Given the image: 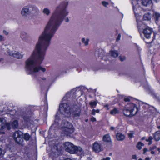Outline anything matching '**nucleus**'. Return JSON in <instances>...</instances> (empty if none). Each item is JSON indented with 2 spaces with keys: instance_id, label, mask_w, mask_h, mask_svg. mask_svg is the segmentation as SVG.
Returning a JSON list of instances; mask_svg holds the SVG:
<instances>
[{
  "instance_id": "f257e3e1",
  "label": "nucleus",
  "mask_w": 160,
  "mask_h": 160,
  "mask_svg": "<svg viewBox=\"0 0 160 160\" xmlns=\"http://www.w3.org/2000/svg\"><path fill=\"white\" fill-rule=\"evenodd\" d=\"M67 3H62L56 7L50 18L43 32L39 36L35 49L30 57L25 61V69L28 74L34 75L41 70L45 72L46 69L39 65L43 61L45 51L51 43V40L64 18L68 15Z\"/></svg>"
},
{
  "instance_id": "f03ea898",
  "label": "nucleus",
  "mask_w": 160,
  "mask_h": 160,
  "mask_svg": "<svg viewBox=\"0 0 160 160\" xmlns=\"http://www.w3.org/2000/svg\"><path fill=\"white\" fill-rule=\"evenodd\" d=\"M59 111L55 115V122H58L60 119V117H62L63 116L68 117L70 116L71 111L69 105L67 103H61L60 104Z\"/></svg>"
},
{
  "instance_id": "7ed1b4c3",
  "label": "nucleus",
  "mask_w": 160,
  "mask_h": 160,
  "mask_svg": "<svg viewBox=\"0 0 160 160\" xmlns=\"http://www.w3.org/2000/svg\"><path fill=\"white\" fill-rule=\"evenodd\" d=\"M38 8L33 5H28L23 7L21 11V14L23 18H27L30 14H35L39 13Z\"/></svg>"
},
{
  "instance_id": "20e7f679",
  "label": "nucleus",
  "mask_w": 160,
  "mask_h": 160,
  "mask_svg": "<svg viewBox=\"0 0 160 160\" xmlns=\"http://www.w3.org/2000/svg\"><path fill=\"white\" fill-rule=\"evenodd\" d=\"M152 2L151 0H135L133 1V10L137 19L138 15L141 13V8L140 5H142L147 6L151 4Z\"/></svg>"
},
{
  "instance_id": "39448f33",
  "label": "nucleus",
  "mask_w": 160,
  "mask_h": 160,
  "mask_svg": "<svg viewBox=\"0 0 160 160\" xmlns=\"http://www.w3.org/2000/svg\"><path fill=\"white\" fill-rule=\"evenodd\" d=\"M138 111V108L136 105L134 104L130 103L125 105L122 112L125 116L131 117L136 114Z\"/></svg>"
},
{
  "instance_id": "423d86ee",
  "label": "nucleus",
  "mask_w": 160,
  "mask_h": 160,
  "mask_svg": "<svg viewBox=\"0 0 160 160\" xmlns=\"http://www.w3.org/2000/svg\"><path fill=\"white\" fill-rule=\"evenodd\" d=\"M64 147L66 151L70 153H74L78 152L82 154V150L80 147H77L74 146L72 143L69 142H67L64 144Z\"/></svg>"
},
{
  "instance_id": "0eeeda50",
  "label": "nucleus",
  "mask_w": 160,
  "mask_h": 160,
  "mask_svg": "<svg viewBox=\"0 0 160 160\" xmlns=\"http://www.w3.org/2000/svg\"><path fill=\"white\" fill-rule=\"evenodd\" d=\"M61 127L65 134L67 136L72 133L74 130L71 123L66 121H63L61 124Z\"/></svg>"
},
{
  "instance_id": "6e6552de",
  "label": "nucleus",
  "mask_w": 160,
  "mask_h": 160,
  "mask_svg": "<svg viewBox=\"0 0 160 160\" xmlns=\"http://www.w3.org/2000/svg\"><path fill=\"white\" fill-rule=\"evenodd\" d=\"M138 25V28L139 31L143 29V32L145 37L147 38H149L150 37L151 35L152 32V29L149 27H147L146 28H144V27L145 26L144 25H142V26H139Z\"/></svg>"
},
{
  "instance_id": "1a4fd4ad",
  "label": "nucleus",
  "mask_w": 160,
  "mask_h": 160,
  "mask_svg": "<svg viewBox=\"0 0 160 160\" xmlns=\"http://www.w3.org/2000/svg\"><path fill=\"white\" fill-rule=\"evenodd\" d=\"M11 124L7 122L5 118H0V129L2 130L6 128L8 130L11 128Z\"/></svg>"
},
{
  "instance_id": "9d476101",
  "label": "nucleus",
  "mask_w": 160,
  "mask_h": 160,
  "mask_svg": "<svg viewBox=\"0 0 160 160\" xmlns=\"http://www.w3.org/2000/svg\"><path fill=\"white\" fill-rule=\"evenodd\" d=\"M22 135V132L19 131H16L13 134L14 140L16 142L19 144H21L22 143L23 141Z\"/></svg>"
},
{
  "instance_id": "9b49d317",
  "label": "nucleus",
  "mask_w": 160,
  "mask_h": 160,
  "mask_svg": "<svg viewBox=\"0 0 160 160\" xmlns=\"http://www.w3.org/2000/svg\"><path fill=\"white\" fill-rule=\"evenodd\" d=\"M7 51L9 55L18 59L22 58L23 56V54L22 52L20 53L18 51H11L8 49Z\"/></svg>"
},
{
  "instance_id": "f8f14e48",
  "label": "nucleus",
  "mask_w": 160,
  "mask_h": 160,
  "mask_svg": "<svg viewBox=\"0 0 160 160\" xmlns=\"http://www.w3.org/2000/svg\"><path fill=\"white\" fill-rule=\"evenodd\" d=\"M101 144L100 143L97 142H95L93 146V150L96 152H98L102 150Z\"/></svg>"
},
{
  "instance_id": "ddd939ff",
  "label": "nucleus",
  "mask_w": 160,
  "mask_h": 160,
  "mask_svg": "<svg viewBox=\"0 0 160 160\" xmlns=\"http://www.w3.org/2000/svg\"><path fill=\"white\" fill-rule=\"evenodd\" d=\"M20 37L23 41L26 42L28 41L30 36L28 33L23 32L21 34Z\"/></svg>"
},
{
  "instance_id": "4468645a",
  "label": "nucleus",
  "mask_w": 160,
  "mask_h": 160,
  "mask_svg": "<svg viewBox=\"0 0 160 160\" xmlns=\"http://www.w3.org/2000/svg\"><path fill=\"white\" fill-rule=\"evenodd\" d=\"M125 136L122 133H118L116 135V138L119 141H122L125 138Z\"/></svg>"
},
{
  "instance_id": "2eb2a0df",
  "label": "nucleus",
  "mask_w": 160,
  "mask_h": 160,
  "mask_svg": "<svg viewBox=\"0 0 160 160\" xmlns=\"http://www.w3.org/2000/svg\"><path fill=\"white\" fill-rule=\"evenodd\" d=\"M75 91V90H72L71 92H68L63 97V99L64 100H68V99L72 95V94L73 93V92Z\"/></svg>"
},
{
  "instance_id": "dca6fc26",
  "label": "nucleus",
  "mask_w": 160,
  "mask_h": 160,
  "mask_svg": "<svg viewBox=\"0 0 160 160\" xmlns=\"http://www.w3.org/2000/svg\"><path fill=\"white\" fill-rule=\"evenodd\" d=\"M154 137L155 141H158L160 140V132H156L154 134Z\"/></svg>"
},
{
  "instance_id": "f3484780",
  "label": "nucleus",
  "mask_w": 160,
  "mask_h": 160,
  "mask_svg": "<svg viewBox=\"0 0 160 160\" xmlns=\"http://www.w3.org/2000/svg\"><path fill=\"white\" fill-rule=\"evenodd\" d=\"M42 12L44 14L47 16H49L50 13V9L47 8H44L43 9Z\"/></svg>"
},
{
  "instance_id": "a211bd4d",
  "label": "nucleus",
  "mask_w": 160,
  "mask_h": 160,
  "mask_svg": "<svg viewBox=\"0 0 160 160\" xmlns=\"http://www.w3.org/2000/svg\"><path fill=\"white\" fill-rule=\"evenodd\" d=\"M153 15L156 21H158L160 18V14L156 12H153Z\"/></svg>"
},
{
  "instance_id": "6ab92c4d",
  "label": "nucleus",
  "mask_w": 160,
  "mask_h": 160,
  "mask_svg": "<svg viewBox=\"0 0 160 160\" xmlns=\"http://www.w3.org/2000/svg\"><path fill=\"white\" fill-rule=\"evenodd\" d=\"M119 111L116 108H114L113 109L111 110L110 112V114L111 115H114L116 114L119 113Z\"/></svg>"
},
{
  "instance_id": "aec40b11",
  "label": "nucleus",
  "mask_w": 160,
  "mask_h": 160,
  "mask_svg": "<svg viewBox=\"0 0 160 160\" xmlns=\"http://www.w3.org/2000/svg\"><path fill=\"white\" fill-rule=\"evenodd\" d=\"M80 110L79 108L77 109L76 111H74L72 112L73 114L75 117H78L80 115Z\"/></svg>"
},
{
  "instance_id": "412c9836",
  "label": "nucleus",
  "mask_w": 160,
  "mask_h": 160,
  "mask_svg": "<svg viewBox=\"0 0 160 160\" xmlns=\"http://www.w3.org/2000/svg\"><path fill=\"white\" fill-rule=\"evenodd\" d=\"M103 140L104 141L109 142L111 141L110 136L108 134L104 135L103 138Z\"/></svg>"
},
{
  "instance_id": "4be33fe9",
  "label": "nucleus",
  "mask_w": 160,
  "mask_h": 160,
  "mask_svg": "<svg viewBox=\"0 0 160 160\" xmlns=\"http://www.w3.org/2000/svg\"><path fill=\"white\" fill-rule=\"evenodd\" d=\"M151 16L152 14L148 13L144 15L143 18L145 20H148L151 19Z\"/></svg>"
},
{
  "instance_id": "5701e85b",
  "label": "nucleus",
  "mask_w": 160,
  "mask_h": 160,
  "mask_svg": "<svg viewBox=\"0 0 160 160\" xmlns=\"http://www.w3.org/2000/svg\"><path fill=\"white\" fill-rule=\"evenodd\" d=\"M111 56L114 58L118 57V55L117 51H111Z\"/></svg>"
},
{
  "instance_id": "b1692460",
  "label": "nucleus",
  "mask_w": 160,
  "mask_h": 160,
  "mask_svg": "<svg viewBox=\"0 0 160 160\" xmlns=\"http://www.w3.org/2000/svg\"><path fill=\"white\" fill-rule=\"evenodd\" d=\"M18 126V122L17 120H15L13 122L12 124V127L13 128H17Z\"/></svg>"
},
{
  "instance_id": "393cba45",
  "label": "nucleus",
  "mask_w": 160,
  "mask_h": 160,
  "mask_svg": "<svg viewBox=\"0 0 160 160\" xmlns=\"http://www.w3.org/2000/svg\"><path fill=\"white\" fill-rule=\"evenodd\" d=\"M82 42L86 46L88 45V43L89 40L88 39H85V38H82Z\"/></svg>"
},
{
  "instance_id": "a878e982",
  "label": "nucleus",
  "mask_w": 160,
  "mask_h": 160,
  "mask_svg": "<svg viewBox=\"0 0 160 160\" xmlns=\"http://www.w3.org/2000/svg\"><path fill=\"white\" fill-rule=\"evenodd\" d=\"M153 138L152 137L150 136L148 137V138H147L146 139V141L147 142H148V145H150L152 143V140L153 139Z\"/></svg>"
},
{
  "instance_id": "bb28decb",
  "label": "nucleus",
  "mask_w": 160,
  "mask_h": 160,
  "mask_svg": "<svg viewBox=\"0 0 160 160\" xmlns=\"http://www.w3.org/2000/svg\"><path fill=\"white\" fill-rule=\"evenodd\" d=\"M30 138V136L28 133H26L24 134L23 138L26 141H28Z\"/></svg>"
},
{
  "instance_id": "cd10ccee",
  "label": "nucleus",
  "mask_w": 160,
  "mask_h": 160,
  "mask_svg": "<svg viewBox=\"0 0 160 160\" xmlns=\"http://www.w3.org/2000/svg\"><path fill=\"white\" fill-rule=\"evenodd\" d=\"M144 146V144L141 142H139L137 145V148L139 150L142 148V147Z\"/></svg>"
},
{
  "instance_id": "c85d7f7f",
  "label": "nucleus",
  "mask_w": 160,
  "mask_h": 160,
  "mask_svg": "<svg viewBox=\"0 0 160 160\" xmlns=\"http://www.w3.org/2000/svg\"><path fill=\"white\" fill-rule=\"evenodd\" d=\"M89 104L92 108H95L96 106L97 102L95 101L91 102H90Z\"/></svg>"
},
{
  "instance_id": "c756f323",
  "label": "nucleus",
  "mask_w": 160,
  "mask_h": 160,
  "mask_svg": "<svg viewBox=\"0 0 160 160\" xmlns=\"http://www.w3.org/2000/svg\"><path fill=\"white\" fill-rule=\"evenodd\" d=\"M99 112V109L95 110V109H93L92 111L91 114L92 115H95L96 113H98Z\"/></svg>"
},
{
  "instance_id": "7c9ffc66",
  "label": "nucleus",
  "mask_w": 160,
  "mask_h": 160,
  "mask_svg": "<svg viewBox=\"0 0 160 160\" xmlns=\"http://www.w3.org/2000/svg\"><path fill=\"white\" fill-rule=\"evenodd\" d=\"M30 117V116L29 115L26 116H23V119L25 121H26V122H28L29 121Z\"/></svg>"
},
{
  "instance_id": "2f4dec72",
  "label": "nucleus",
  "mask_w": 160,
  "mask_h": 160,
  "mask_svg": "<svg viewBox=\"0 0 160 160\" xmlns=\"http://www.w3.org/2000/svg\"><path fill=\"white\" fill-rule=\"evenodd\" d=\"M102 5L105 7H106L108 5V3L105 1L102 2Z\"/></svg>"
},
{
  "instance_id": "473e14b6",
  "label": "nucleus",
  "mask_w": 160,
  "mask_h": 160,
  "mask_svg": "<svg viewBox=\"0 0 160 160\" xmlns=\"http://www.w3.org/2000/svg\"><path fill=\"white\" fill-rule=\"evenodd\" d=\"M133 134L134 132H131L128 134V137L130 138H132Z\"/></svg>"
},
{
  "instance_id": "72a5a7b5",
  "label": "nucleus",
  "mask_w": 160,
  "mask_h": 160,
  "mask_svg": "<svg viewBox=\"0 0 160 160\" xmlns=\"http://www.w3.org/2000/svg\"><path fill=\"white\" fill-rule=\"evenodd\" d=\"M4 41V37L1 35H0V42H1Z\"/></svg>"
},
{
  "instance_id": "f704fd0d",
  "label": "nucleus",
  "mask_w": 160,
  "mask_h": 160,
  "mask_svg": "<svg viewBox=\"0 0 160 160\" xmlns=\"http://www.w3.org/2000/svg\"><path fill=\"white\" fill-rule=\"evenodd\" d=\"M3 33L6 35H7L8 34V32L5 30H3Z\"/></svg>"
},
{
  "instance_id": "c9c22d12",
  "label": "nucleus",
  "mask_w": 160,
  "mask_h": 160,
  "mask_svg": "<svg viewBox=\"0 0 160 160\" xmlns=\"http://www.w3.org/2000/svg\"><path fill=\"white\" fill-rule=\"evenodd\" d=\"M64 20L66 22H68L69 21V20L68 18L67 17H65L64 18Z\"/></svg>"
},
{
  "instance_id": "e433bc0d",
  "label": "nucleus",
  "mask_w": 160,
  "mask_h": 160,
  "mask_svg": "<svg viewBox=\"0 0 160 160\" xmlns=\"http://www.w3.org/2000/svg\"><path fill=\"white\" fill-rule=\"evenodd\" d=\"M121 35L120 34H119L117 37L116 40L118 41L120 40V38Z\"/></svg>"
},
{
  "instance_id": "4c0bfd02",
  "label": "nucleus",
  "mask_w": 160,
  "mask_h": 160,
  "mask_svg": "<svg viewBox=\"0 0 160 160\" xmlns=\"http://www.w3.org/2000/svg\"><path fill=\"white\" fill-rule=\"evenodd\" d=\"M111 158L110 157H107L106 158H104L102 159V160H110Z\"/></svg>"
},
{
  "instance_id": "58836bf2",
  "label": "nucleus",
  "mask_w": 160,
  "mask_h": 160,
  "mask_svg": "<svg viewBox=\"0 0 160 160\" xmlns=\"http://www.w3.org/2000/svg\"><path fill=\"white\" fill-rule=\"evenodd\" d=\"M148 151V149L147 148H144L143 149V154H145L146 152Z\"/></svg>"
},
{
  "instance_id": "ea45409f",
  "label": "nucleus",
  "mask_w": 160,
  "mask_h": 160,
  "mask_svg": "<svg viewBox=\"0 0 160 160\" xmlns=\"http://www.w3.org/2000/svg\"><path fill=\"white\" fill-rule=\"evenodd\" d=\"M96 120V118L94 117H92L91 118V121H92L93 122L95 121Z\"/></svg>"
},
{
  "instance_id": "a19ab883",
  "label": "nucleus",
  "mask_w": 160,
  "mask_h": 160,
  "mask_svg": "<svg viewBox=\"0 0 160 160\" xmlns=\"http://www.w3.org/2000/svg\"><path fill=\"white\" fill-rule=\"evenodd\" d=\"M129 99L128 98H125L124 99V100L125 102H128L129 101Z\"/></svg>"
},
{
  "instance_id": "79ce46f5",
  "label": "nucleus",
  "mask_w": 160,
  "mask_h": 160,
  "mask_svg": "<svg viewBox=\"0 0 160 160\" xmlns=\"http://www.w3.org/2000/svg\"><path fill=\"white\" fill-rule=\"evenodd\" d=\"M121 61H123L125 59V57H123V58H122L121 57H119Z\"/></svg>"
},
{
  "instance_id": "37998d69",
  "label": "nucleus",
  "mask_w": 160,
  "mask_h": 160,
  "mask_svg": "<svg viewBox=\"0 0 160 160\" xmlns=\"http://www.w3.org/2000/svg\"><path fill=\"white\" fill-rule=\"evenodd\" d=\"M136 155H133L132 156V158L133 159H136Z\"/></svg>"
},
{
  "instance_id": "c03bdc74",
  "label": "nucleus",
  "mask_w": 160,
  "mask_h": 160,
  "mask_svg": "<svg viewBox=\"0 0 160 160\" xmlns=\"http://www.w3.org/2000/svg\"><path fill=\"white\" fill-rule=\"evenodd\" d=\"M114 129V128L113 127H111L110 128V129L111 130H113Z\"/></svg>"
},
{
  "instance_id": "a18cd8bd",
  "label": "nucleus",
  "mask_w": 160,
  "mask_h": 160,
  "mask_svg": "<svg viewBox=\"0 0 160 160\" xmlns=\"http://www.w3.org/2000/svg\"><path fill=\"white\" fill-rule=\"evenodd\" d=\"M42 79L43 80H45L46 79V78H45L43 77L42 78Z\"/></svg>"
},
{
  "instance_id": "49530a36",
  "label": "nucleus",
  "mask_w": 160,
  "mask_h": 160,
  "mask_svg": "<svg viewBox=\"0 0 160 160\" xmlns=\"http://www.w3.org/2000/svg\"><path fill=\"white\" fill-rule=\"evenodd\" d=\"M2 152L1 149L0 148V156L1 155Z\"/></svg>"
},
{
  "instance_id": "de8ad7c7",
  "label": "nucleus",
  "mask_w": 160,
  "mask_h": 160,
  "mask_svg": "<svg viewBox=\"0 0 160 160\" xmlns=\"http://www.w3.org/2000/svg\"><path fill=\"white\" fill-rule=\"evenodd\" d=\"M151 153L152 154H154L155 152H154V151H152L151 152Z\"/></svg>"
},
{
  "instance_id": "09e8293b",
  "label": "nucleus",
  "mask_w": 160,
  "mask_h": 160,
  "mask_svg": "<svg viewBox=\"0 0 160 160\" xmlns=\"http://www.w3.org/2000/svg\"><path fill=\"white\" fill-rule=\"evenodd\" d=\"M64 160H71L70 158H68L65 159Z\"/></svg>"
},
{
  "instance_id": "8fccbe9b",
  "label": "nucleus",
  "mask_w": 160,
  "mask_h": 160,
  "mask_svg": "<svg viewBox=\"0 0 160 160\" xmlns=\"http://www.w3.org/2000/svg\"><path fill=\"white\" fill-rule=\"evenodd\" d=\"M3 60V59L2 58H0V62L2 61Z\"/></svg>"
},
{
  "instance_id": "3c124183",
  "label": "nucleus",
  "mask_w": 160,
  "mask_h": 160,
  "mask_svg": "<svg viewBox=\"0 0 160 160\" xmlns=\"http://www.w3.org/2000/svg\"><path fill=\"white\" fill-rule=\"evenodd\" d=\"M54 125H55V124H54H54H53L52 125V126H51V128H52V127H53L54 126Z\"/></svg>"
},
{
  "instance_id": "603ef678",
  "label": "nucleus",
  "mask_w": 160,
  "mask_h": 160,
  "mask_svg": "<svg viewBox=\"0 0 160 160\" xmlns=\"http://www.w3.org/2000/svg\"><path fill=\"white\" fill-rule=\"evenodd\" d=\"M145 139V138L144 137H143V138H142V140H143Z\"/></svg>"
},
{
  "instance_id": "864d4df0",
  "label": "nucleus",
  "mask_w": 160,
  "mask_h": 160,
  "mask_svg": "<svg viewBox=\"0 0 160 160\" xmlns=\"http://www.w3.org/2000/svg\"><path fill=\"white\" fill-rule=\"evenodd\" d=\"M158 129H160V126H158Z\"/></svg>"
},
{
  "instance_id": "5fc2aeb1",
  "label": "nucleus",
  "mask_w": 160,
  "mask_h": 160,
  "mask_svg": "<svg viewBox=\"0 0 160 160\" xmlns=\"http://www.w3.org/2000/svg\"><path fill=\"white\" fill-rule=\"evenodd\" d=\"M53 148H56L57 149V147L56 146L54 147Z\"/></svg>"
},
{
  "instance_id": "6e6d98bb",
  "label": "nucleus",
  "mask_w": 160,
  "mask_h": 160,
  "mask_svg": "<svg viewBox=\"0 0 160 160\" xmlns=\"http://www.w3.org/2000/svg\"><path fill=\"white\" fill-rule=\"evenodd\" d=\"M156 148V146L154 147V148Z\"/></svg>"
},
{
  "instance_id": "4d7b16f0",
  "label": "nucleus",
  "mask_w": 160,
  "mask_h": 160,
  "mask_svg": "<svg viewBox=\"0 0 160 160\" xmlns=\"http://www.w3.org/2000/svg\"><path fill=\"white\" fill-rule=\"evenodd\" d=\"M156 1V2H157L158 0H155Z\"/></svg>"
},
{
  "instance_id": "13d9d810",
  "label": "nucleus",
  "mask_w": 160,
  "mask_h": 160,
  "mask_svg": "<svg viewBox=\"0 0 160 160\" xmlns=\"http://www.w3.org/2000/svg\"><path fill=\"white\" fill-rule=\"evenodd\" d=\"M97 52H96V53Z\"/></svg>"
},
{
  "instance_id": "bf43d9fd",
  "label": "nucleus",
  "mask_w": 160,
  "mask_h": 160,
  "mask_svg": "<svg viewBox=\"0 0 160 160\" xmlns=\"http://www.w3.org/2000/svg\"><path fill=\"white\" fill-rule=\"evenodd\" d=\"M100 55H101L100 54L99 55V56H100Z\"/></svg>"
}]
</instances>
